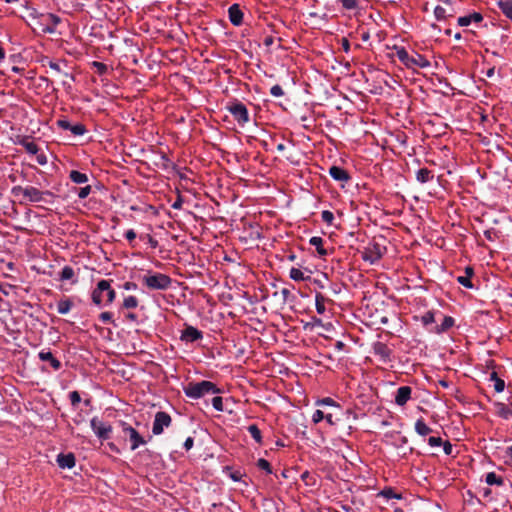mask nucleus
Here are the masks:
<instances>
[{
    "label": "nucleus",
    "mask_w": 512,
    "mask_h": 512,
    "mask_svg": "<svg viewBox=\"0 0 512 512\" xmlns=\"http://www.w3.org/2000/svg\"><path fill=\"white\" fill-rule=\"evenodd\" d=\"M103 293H106V304H111L116 297L115 290L111 287V280H100L92 292V301L100 306L103 302Z\"/></svg>",
    "instance_id": "5"
},
{
    "label": "nucleus",
    "mask_w": 512,
    "mask_h": 512,
    "mask_svg": "<svg viewBox=\"0 0 512 512\" xmlns=\"http://www.w3.org/2000/svg\"><path fill=\"white\" fill-rule=\"evenodd\" d=\"M57 126L63 130H69L71 123L66 118H62L57 120Z\"/></svg>",
    "instance_id": "53"
},
{
    "label": "nucleus",
    "mask_w": 512,
    "mask_h": 512,
    "mask_svg": "<svg viewBox=\"0 0 512 512\" xmlns=\"http://www.w3.org/2000/svg\"><path fill=\"white\" fill-rule=\"evenodd\" d=\"M184 394L191 399H199L207 394H220L222 390L213 382L203 380L200 382H190L183 388Z\"/></svg>",
    "instance_id": "2"
},
{
    "label": "nucleus",
    "mask_w": 512,
    "mask_h": 512,
    "mask_svg": "<svg viewBox=\"0 0 512 512\" xmlns=\"http://www.w3.org/2000/svg\"><path fill=\"white\" fill-rule=\"evenodd\" d=\"M99 319L104 322V323H107V322H110L112 323L114 326H117L116 323L114 322V320L112 319V313L111 312H102L100 315H99Z\"/></svg>",
    "instance_id": "47"
},
{
    "label": "nucleus",
    "mask_w": 512,
    "mask_h": 512,
    "mask_svg": "<svg viewBox=\"0 0 512 512\" xmlns=\"http://www.w3.org/2000/svg\"><path fill=\"white\" fill-rule=\"evenodd\" d=\"M20 144L25 148V150L30 154H37L39 152V147L33 141H29L28 139H22Z\"/></svg>",
    "instance_id": "33"
},
{
    "label": "nucleus",
    "mask_w": 512,
    "mask_h": 512,
    "mask_svg": "<svg viewBox=\"0 0 512 512\" xmlns=\"http://www.w3.org/2000/svg\"><path fill=\"white\" fill-rule=\"evenodd\" d=\"M385 250V247L376 242H373L365 247L364 251L362 252V259L365 262H369L370 264H375L383 257Z\"/></svg>",
    "instance_id": "6"
},
{
    "label": "nucleus",
    "mask_w": 512,
    "mask_h": 512,
    "mask_svg": "<svg viewBox=\"0 0 512 512\" xmlns=\"http://www.w3.org/2000/svg\"><path fill=\"white\" fill-rule=\"evenodd\" d=\"M74 277V270L71 266H64L60 272V280H70Z\"/></svg>",
    "instance_id": "38"
},
{
    "label": "nucleus",
    "mask_w": 512,
    "mask_h": 512,
    "mask_svg": "<svg viewBox=\"0 0 512 512\" xmlns=\"http://www.w3.org/2000/svg\"><path fill=\"white\" fill-rule=\"evenodd\" d=\"M321 219L326 224L332 225L334 220V214L329 210H324L321 213Z\"/></svg>",
    "instance_id": "42"
},
{
    "label": "nucleus",
    "mask_w": 512,
    "mask_h": 512,
    "mask_svg": "<svg viewBox=\"0 0 512 512\" xmlns=\"http://www.w3.org/2000/svg\"><path fill=\"white\" fill-rule=\"evenodd\" d=\"M434 15H435V18L439 21L446 19V17L448 16L446 9L443 8L442 6L435 7Z\"/></svg>",
    "instance_id": "41"
},
{
    "label": "nucleus",
    "mask_w": 512,
    "mask_h": 512,
    "mask_svg": "<svg viewBox=\"0 0 512 512\" xmlns=\"http://www.w3.org/2000/svg\"><path fill=\"white\" fill-rule=\"evenodd\" d=\"M435 322V314L432 312V311H428L426 312L423 316H422V323L425 325V326H428L432 323Z\"/></svg>",
    "instance_id": "44"
},
{
    "label": "nucleus",
    "mask_w": 512,
    "mask_h": 512,
    "mask_svg": "<svg viewBox=\"0 0 512 512\" xmlns=\"http://www.w3.org/2000/svg\"><path fill=\"white\" fill-rule=\"evenodd\" d=\"M326 420L328 424L335 425L337 422L341 420L340 417L337 416V413H325V410L317 409L312 416V421L314 423H319L322 420Z\"/></svg>",
    "instance_id": "13"
},
{
    "label": "nucleus",
    "mask_w": 512,
    "mask_h": 512,
    "mask_svg": "<svg viewBox=\"0 0 512 512\" xmlns=\"http://www.w3.org/2000/svg\"><path fill=\"white\" fill-rule=\"evenodd\" d=\"M504 482L503 478L501 476H498L496 473L494 472H489L487 475H486V483L488 485H502Z\"/></svg>",
    "instance_id": "35"
},
{
    "label": "nucleus",
    "mask_w": 512,
    "mask_h": 512,
    "mask_svg": "<svg viewBox=\"0 0 512 512\" xmlns=\"http://www.w3.org/2000/svg\"><path fill=\"white\" fill-rule=\"evenodd\" d=\"M56 462L58 466L62 469H71L75 466L76 460L73 453H67V454H59L57 456Z\"/></svg>",
    "instance_id": "18"
},
{
    "label": "nucleus",
    "mask_w": 512,
    "mask_h": 512,
    "mask_svg": "<svg viewBox=\"0 0 512 512\" xmlns=\"http://www.w3.org/2000/svg\"><path fill=\"white\" fill-rule=\"evenodd\" d=\"M473 274H474L473 268L471 266H467L465 268V275L458 276L456 280L462 286H464V287H466L468 289H473L474 285H473V283L471 281V277L473 276Z\"/></svg>",
    "instance_id": "21"
},
{
    "label": "nucleus",
    "mask_w": 512,
    "mask_h": 512,
    "mask_svg": "<svg viewBox=\"0 0 512 512\" xmlns=\"http://www.w3.org/2000/svg\"><path fill=\"white\" fill-rule=\"evenodd\" d=\"M342 7L347 10H352L358 7V0H338Z\"/></svg>",
    "instance_id": "43"
},
{
    "label": "nucleus",
    "mask_w": 512,
    "mask_h": 512,
    "mask_svg": "<svg viewBox=\"0 0 512 512\" xmlns=\"http://www.w3.org/2000/svg\"><path fill=\"white\" fill-rule=\"evenodd\" d=\"M12 193L16 196L22 195L25 200L33 203H52L49 198H54V194L51 191H41L34 186H15L12 189Z\"/></svg>",
    "instance_id": "3"
},
{
    "label": "nucleus",
    "mask_w": 512,
    "mask_h": 512,
    "mask_svg": "<svg viewBox=\"0 0 512 512\" xmlns=\"http://www.w3.org/2000/svg\"><path fill=\"white\" fill-rule=\"evenodd\" d=\"M441 446H443V451L446 455H452L453 446L449 441H443Z\"/></svg>",
    "instance_id": "54"
},
{
    "label": "nucleus",
    "mask_w": 512,
    "mask_h": 512,
    "mask_svg": "<svg viewBox=\"0 0 512 512\" xmlns=\"http://www.w3.org/2000/svg\"><path fill=\"white\" fill-rule=\"evenodd\" d=\"M374 354L379 356L383 362H387L390 359L391 350L385 343L377 342L373 346Z\"/></svg>",
    "instance_id": "19"
},
{
    "label": "nucleus",
    "mask_w": 512,
    "mask_h": 512,
    "mask_svg": "<svg viewBox=\"0 0 512 512\" xmlns=\"http://www.w3.org/2000/svg\"><path fill=\"white\" fill-rule=\"evenodd\" d=\"M393 50L394 55L407 69L416 71L418 68H428L430 66V61L416 51H412L410 54L402 46H394Z\"/></svg>",
    "instance_id": "1"
},
{
    "label": "nucleus",
    "mask_w": 512,
    "mask_h": 512,
    "mask_svg": "<svg viewBox=\"0 0 512 512\" xmlns=\"http://www.w3.org/2000/svg\"><path fill=\"white\" fill-rule=\"evenodd\" d=\"M289 276L294 281H303L305 279L303 272L300 269L294 267L291 268Z\"/></svg>",
    "instance_id": "39"
},
{
    "label": "nucleus",
    "mask_w": 512,
    "mask_h": 512,
    "mask_svg": "<svg viewBox=\"0 0 512 512\" xmlns=\"http://www.w3.org/2000/svg\"><path fill=\"white\" fill-rule=\"evenodd\" d=\"M496 235H497V232L495 229H488V230L484 231V236L489 241H493L495 239Z\"/></svg>",
    "instance_id": "56"
},
{
    "label": "nucleus",
    "mask_w": 512,
    "mask_h": 512,
    "mask_svg": "<svg viewBox=\"0 0 512 512\" xmlns=\"http://www.w3.org/2000/svg\"><path fill=\"white\" fill-rule=\"evenodd\" d=\"M69 178L72 182L76 184H83L88 181V176L85 173H82L77 170L70 171Z\"/></svg>",
    "instance_id": "28"
},
{
    "label": "nucleus",
    "mask_w": 512,
    "mask_h": 512,
    "mask_svg": "<svg viewBox=\"0 0 512 512\" xmlns=\"http://www.w3.org/2000/svg\"><path fill=\"white\" fill-rule=\"evenodd\" d=\"M125 238L129 241V242H132L135 238H136V233L133 229H129L128 231H126L125 233Z\"/></svg>",
    "instance_id": "60"
},
{
    "label": "nucleus",
    "mask_w": 512,
    "mask_h": 512,
    "mask_svg": "<svg viewBox=\"0 0 512 512\" xmlns=\"http://www.w3.org/2000/svg\"><path fill=\"white\" fill-rule=\"evenodd\" d=\"M384 496L387 497V498H397V499H400L401 496L399 494H396L393 490L389 489V490H385L383 492Z\"/></svg>",
    "instance_id": "59"
},
{
    "label": "nucleus",
    "mask_w": 512,
    "mask_h": 512,
    "mask_svg": "<svg viewBox=\"0 0 512 512\" xmlns=\"http://www.w3.org/2000/svg\"><path fill=\"white\" fill-rule=\"evenodd\" d=\"M73 306L72 301L69 298L62 299L57 304V312L59 314H67Z\"/></svg>",
    "instance_id": "30"
},
{
    "label": "nucleus",
    "mask_w": 512,
    "mask_h": 512,
    "mask_svg": "<svg viewBox=\"0 0 512 512\" xmlns=\"http://www.w3.org/2000/svg\"><path fill=\"white\" fill-rule=\"evenodd\" d=\"M37 155V162L40 164V165H45L47 163V157L41 153V154H36Z\"/></svg>",
    "instance_id": "64"
},
{
    "label": "nucleus",
    "mask_w": 512,
    "mask_h": 512,
    "mask_svg": "<svg viewBox=\"0 0 512 512\" xmlns=\"http://www.w3.org/2000/svg\"><path fill=\"white\" fill-rule=\"evenodd\" d=\"M279 293L281 294L284 303L294 299V296L288 288H282Z\"/></svg>",
    "instance_id": "46"
},
{
    "label": "nucleus",
    "mask_w": 512,
    "mask_h": 512,
    "mask_svg": "<svg viewBox=\"0 0 512 512\" xmlns=\"http://www.w3.org/2000/svg\"><path fill=\"white\" fill-rule=\"evenodd\" d=\"M482 20H483L482 14L479 12H474L470 15L459 17L457 22H458L459 26L464 27V26L470 25L472 22L479 23Z\"/></svg>",
    "instance_id": "22"
},
{
    "label": "nucleus",
    "mask_w": 512,
    "mask_h": 512,
    "mask_svg": "<svg viewBox=\"0 0 512 512\" xmlns=\"http://www.w3.org/2000/svg\"><path fill=\"white\" fill-rule=\"evenodd\" d=\"M497 5L501 12L512 21V0H499Z\"/></svg>",
    "instance_id": "25"
},
{
    "label": "nucleus",
    "mask_w": 512,
    "mask_h": 512,
    "mask_svg": "<svg viewBox=\"0 0 512 512\" xmlns=\"http://www.w3.org/2000/svg\"><path fill=\"white\" fill-rule=\"evenodd\" d=\"M90 425L94 433L98 438L102 440H108L111 437L112 427L104 424L98 417H93L90 421Z\"/></svg>",
    "instance_id": "9"
},
{
    "label": "nucleus",
    "mask_w": 512,
    "mask_h": 512,
    "mask_svg": "<svg viewBox=\"0 0 512 512\" xmlns=\"http://www.w3.org/2000/svg\"><path fill=\"white\" fill-rule=\"evenodd\" d=\"M412 388L410 386H401L397 389L395 403L398 406H404L411 398Z\"/></svg>",
    "instance_id": "14"
},
{
    "label": "nucleus",
    "mask_w": 512,
    "mask_h": 512,
    "mask_svg": "<svg viewBox=\"0 0 512 512\" xmlns=\"http://www.w3.org/2000/svg\"><path fill=\"white\" fill-rule=\"evenodd\" d=\"M247 430L250 433V435L252 436V438L258 444H262V434H261V431H260V429L258 428V426L256 424L249 425Z\"/></svg>",
    "instance_id": "34"
},
{
    "label": "nucleus",
    "mask_w": 512,
    "mask_h": 512,
    "mask_svg": "<svg viewBox=\"0 0 512 512\" xmlns=\"http://www.w3.org/2000/svg\"><path fill=\"white\" fill-rule=\"evenodd\" d=\"M326 300H327L326 297L324 295H322L321 293L316 294L315 306H316L317 313L323 314L326 311V308H325Z\"/></svg>",
    "instance_id": "32"
},
{
    "label": "nucleus",
    "mask_w": 512,
    "mask_h": 512,
    "mask_svg": "<svg viewBox=\"0 0 512 512\" xmlns=\"http://www.w3.org/2000/svg\"><path fill=\"white\" fill-rule=\"evenodd\" d=\"M212 405L214 407L215 410L219 411V412H222L224 411V407H223V398L221 396H215L213 399H212Z\"/></svg>",
    "instance_id": "45"
},
{
    "label": "nucleus",
    "mask_w": 512,
    "mask_h": 512,
    "mask_svg": "<svg viewBox=\"0 0 512 512\" xmlns=\"http://www.w3.org/2000/svg\"><path fill=\"white\" fill-rule=\"evenodd\" d=\"M226 108L239 125L244 126L247 122H249V113L247 107L242 102L235 101L229 104Z\"/></svg>",
    "instance_id": "7"
},
{
    "label": "nucleus",
    "mask_w": 512,
    "mask_h": 512,
    "mask_svg": "<svg viewBox=\"0 0 512 512\" xmlns=\"http://www.w3.org/2000/svg\"><path fill=\"white\" fill-rule=\"evenodd\" d=\"M454 318L451 316H444L443 321L440 326H436L434 332L442 333L450 329L454 325Z\"/></svg>",
    "instance_id": "27"
},
{
    "label": "nucleus",
    "mask_w": 512,
    "mask_h": 512,
    "mask_svg": "<svg viewBox=\"0 0 512 512\" xmlns=\"http://www.w3.org/2000/svg\"><path fill=\"white\" fill-rule=\"evenodd\" d=\"M138 306V299L135 296H128L124 299L122 307L125 309H134Z\"/></svg>",
    "instance_id": "37"
},
{
    "label": "nucleus",
    "mask_w": 512,
    "mask_h": 512,
    "mask_svg": "<svg viewBox=\"0 0 512 512\" xmlns=\"http://www.w3.org/2000/svg\"><path fill=\"white\" fill-rule=\"evenodd\" d=\"M202 338L203 333L191 325H186L180 336L181 341L187 343H192L201 340Z\"/></svg>",
    "instance_id": "12"
},
{
    "label": "nucleus",
    "mask_w": 512,
    "mask_h": 512,
    "mask_svg": "<svg viewBox=\"0 0 512 512\" xmlns=\"http://www.w3.org/2000/svg\"><path fill=\"white\" fill-rule=\"evenodd\" d=\"M270 93L274 97H281L284 95V91H283L282 87L278 84L271 87Z\"/></svg>",
    "instance_id": "49"
},
{
    "label": "nucleus",
    "mask_w": 512,
    "mask_h": 512,
    "mask_svg": "<svg viewBox=\"0 0 512 512\" xmlns=\"http://www.w3.org/2000/svg\"><path fill=\"white\" fill-rule=\"evenodd\" d=\"M494 407H495V413L499 417H501L505 420L512 418V404L509 406L502 402H495Z\"/></svg>",
    "instance_id": "20"
},
{
    "label": "nucleus",
    "mask_w": 512,
    "mask_h": 512,
    "mask_svg": "<svg viewBox=\"0 0 512 512\" xmlns=\"http://www.w3.org/2000/svg\"><path fill=\"white\" fill-rule=\"evenodd\" d=\"M316 405L319 406V407H328V408H332L333 410H336V411H341V407L339 404H337L332 398L330 397H326V398H323L321 400H318L316 402Z\"/></svg>",
    "instance_id": "29"
},
{
    "label": "nucleus",
    "mask_w": 512,
    "mask_h": 512,
    "mask_svg": "<svg viewBox=\"0 0 512 512\" xmlns=\"http://www.w3.org/2000/svg\"><path fill=\"white\" fill-rule=\"evenodd\" d=\"M194 445V439L192 437H188L184 442V448L188 451Z\"/></svg>",
    "instance_id": "61"
},
{
    "label": "nucleus",
    "mask_w": 512,
    "mask_h": 512,
    "mask_svg": "<svg viewBox=\"0 0 512 512\" xmlns=\"http://www.w3.org/2000/svg\"><path fill=\"white\" fill-rule=\"evenodd\" d=\"M172 423L171 416L164 412L159 411L155 414L152 432L154 435H160L163 433L164 427H169Z\"/></svg>",
    "instance_id": "8"
},
{
    "label": "nucleus",
    "mask_w": 512,
    "mask_h": 512,
    "mask_svg": "<svg viewBox=\"0 0 512 512\" xmlns=\"http://www.w3.org/2000/svg\"><path fill=\"white\" fill-rule=\"evenodd\" d=\"M257 466L260 469L266 471L267 474H272L273 473L272 467H271L270 463L267 460L263 459V458L258 459Z\"/></svg>",
    "instance_id": "40"
},
{
    "label": "nucleus",
    "mask_w": 512,
    "mask_h": 512,
    "mask_svg": "<svg viewBox=\"0 0 512 512\" xmlns=\"http://www.w3.org/2000/svg\"><path fill=\"white\" fill-rule=\"evenodd\" d=\"M48 66L57 73H62L59 63L49 60Z\"/></svg>",
    "instance_id": "58"
},
{
    "label": "nucleus",
    "mask_w": 512,
    "mask_h": 512,
    "mask_svg": "<svg viewBox=\"0 0 512 512\" xmlns=\"http://www.w3.org/2000/svg\"><path fill=\"white\" fill-rule=\"evenodd\" d=\"M38 357L41 361L49 362L55 371H58L62 367L61 362L54 357L50 350H41L38 354Z\"/></svg>",
    "instance_id": "16"
},
{
    "label": "nucleus",
    "mask_w": 512,
    "mask_h": 512,
    "mask_svg": "<svg viewBox=\"0 0 512 512\" xmlns=\"http://www.w3.org/2000/svg\"><path fill=\"white\" fill-rule=\"evenodd\" d=\"M314 327H322V328H325L326 330H328L329 328L332 327V325H331V323H328V324L323 323V321L320 318L312 317L311 322L306 323L304 325V329H308V328L313 329Z\"/></svg>",
    "instance_id": "31"
},
{
    "label": "nucleus",
    "mask_w": 512,
    "mask_h": 512,
    "mask_svg": "<svg viewBox=\"0 0 512 512\" xmlns=\"http://www.w3.org/2000/svg\"><path fill=\"white\" fill-rule=\"evenodd\" d=\"M228 15L230 22L235 25L239 26L243 22V12L240 9V6L238 4H233L228 9Z\"/></svg>",
    "instance_id": "17"
},
{
    "label": "nucleus",
    "mask_w": 512,
    "mask_h": 512,
    "mask_svg": "<svg viewBox=\"0 0 512 512\" xmlns=\"http://www.w3.org/2000/svg\"><path fill=\"white\" fill-rule=\"evenodd\" d=\"M121 427L123 432L129 436L131 441V450L137 449L140 445L146 443L144 438L130 425L126 422H121Z\"/></svg>",
    "instance_id": "10"
},
{
    "label": "nucleus",
    "mask_w": 512,
    "mask_h": 512,
    "mask_svg": "<svg viewBox=\"0 0 512 512\" xmlns=\"http://www.w3.org/2000/svg\"><path fill=\"white\" fill-rule=\"evenodd\" d=\"M301 480L304 481L307 485L314 484V477L308 471H305L301 474Z\"/></svg>",
    "instance_id": "52"
},
{
    "label": "nucleus",
    "mask_w": 512,
    "mask_h": 512,
    "mask_svg": "<svg viewBox=\"0 0 512 512\" xmlns=\"http://www.w3.org/2000/svg\"><path fill=\"white\" fill-rule=\"evenodd\" d=\"M443 443V440L441 437H435V436H431L428 438V444L431 446V447H440Z\"/></svg>",
    "instance_id": "51"
},
{
    "label": "nucleus",
    "mask_w": 512,
    "mask_h": 512,
    "mask_svg": "<svg viewBox=\"0 0 512 512\" xmlns=\"http://www.w3.org/2000/svg\"><path fill=\"white\" fill-rule=\"evenodd\" d=\"M142 282L150 290H167L172 284V279L166 274L149 271L142 276Z\"/></svg>",
    "instance_id": "4"
},
{
    "label": "nucleus",
    "mask_w": 512,
    "mask_h": 512,
    "mask_svg": "<svg viewBox=\"0 0 512 512\" xmlns=\"http://www.w3.org/2000/svg\"><path fill=\"white\" fill-rule=\"evenodd\" d=\"M69 131L75 136H82L87 132L85 125L82 123L71 124Z\"/></svg>",
    "instance_id": "36"
},
{
    "label": "nucleus",
    "mask_w": 512,
    "mask_h": 512,
    "mask_svg": "<svg viewBox=\"0 0 512 512\" xmlns=\"http://www.w3.org/2000/svg\"><path fill=\"white\" fill-rule=\"evenodd\" d=\"M69 399L73 406H77L81 402V397L78 391L70 392Z\"/></svg>",
    "instance_id": "48"
},
{
    "label": "nucleus",
    "mask_w": 512,
    "mask_h": 512,
    "mask_svg": "<svg viewBox=\"0 0 512 512\" xmlns=\"http://www.w3.org/2000/svg\"><path fill=\"white\" fill-rule=\"evenodd\" d=\"M504 388H505V382H504V380H502V379H500V378H499V379H497V380L495 381V384H494V389H495V391H496L497 393H500V392H502V391L504 390Z\"/></svg>",
    "instance_id": "55"
},
{
    "label": "nucleus",
    "mask_w": 512,
    "mask_h": 512,
    "mask_svg": "<svg viewBox=\"0 0 512 512\" xmlns=\"http://www.w3.org/2000/svg\"><path fill=\"white\" fill-rule=\"evenodd\" d=\"M434 175L428 168H421L416 172V179L420 183H427L433 179Z\"/></svg>",
    "instance_id": "24"
},
{
    "label": "nucleus",
    "mask_w": 512,
    "mask_h": 512,
    "mask_svg": "<svg viewBox=\"0 0 512 512\" xmlns=\"http://www.w3.org/2000/svg\"><path fill=\"white\" fill-rule=\"evenodd\" d=\"M123 288H124L125 290H136V289H137V284H136V283H134V282H130V281H128V282H125V283L123 284Z\"/></svg>",
    "instance_id": "63"
},
{
    "label": "nucleus",
    "mask_w": 512,
    "mask_h": 512,
    "mask_svg": "<svg viewBox=\"0 0 512 512\" xmlns=\"http://www.w3.org/2000/svg\"><path fill=\"white\" fill-rule=\"evenodd\" d=\"M93 65L97 68L99 74H104L107 71V66L102 62H93Z\"/></svg>",
    "instance_id": "57"
},
{
    "label": "nucleus",
    "mask_w": 512,
    "mask_h": 512,
    "mask_svg": "<svg viewBox=\"0 0 512 512\" xmlns=\"http://www.w3.org/2000/svg\"><path fill=\"white\" fill-rule=\"evenodd\" d=\"M42 32L53 34L56 31V26L61 23V18L55 14L48 13L41 15Z\"/></svg>",
    "instance_id": "11"
},
{
    "label": "nucleus",
    "mask_w": 512,
    "mask_h": 512,
    "mask_svg": "<svg viewBox=\"0 0 512 512\" xmlns=\"http://www.w3.org/2000/svg\"><path fill=\"white\" fill-rule=\"evenodd\" d=\"M341 45L346 53L350 51V42L347 38H342Z\"/></svg>",
    "instance_id": "62"
},
{
    "label": "nucleus",
    "mask_w": 512,
    "mask_h": 512,
    "mask_svg": "<svg viewBox=\"0 0 512 512\" xmlns=\"http://www.w3.org/2000/svg\"><path fill=\"white\" fill-rule=\"evenodd\" d=\"M329 175L336 181H339V182H348L350 181L351 179V176L350 174L348 173L347 170L339 167V166H331L329 168Z\"/></svg>",
    "instance_id": "15"
},
{
    "label": "nucleus",
    "mask_w": 512,
    "mask_h": 512,
    "mask_svg": "<svg viewBox=\"0 0 512 512\" xmlns=\"http://www.w3.org/2000/svg\"><path fill=\"white\" fill-rule=\"evenodd\" d=\"M91 186L87 185L85 187H82L78 190V197L80 199H85L88 197V195L91 193Z\"/></svg>",
    "instance_id": "50"
},
{
    "label": "nucleus",
    "mask_w": 512,
    "mask_h": 512,
    "mask_svg": "<svg viewBox=\"0 0 512 512\" xmlns=\"http://www.w3.org/2000/svg\"><path fill=\"white\" fill-rule=\"evenodd\" d=\"M415 431L421 436H426L432 432V429L424 422L423 418H420L415 422Z\"/></svg>",
    "instance_id": "26"
},
{
    "label": "nucleus",
    "mask_w": 512,
    "mask_h": 512,
    "mask_svg": "<svg viewBox=\"0 0 512 512\" xmlns=\"http://www.w3.org/2000/svg\"><path fill=\"white\" fill-rule=\"evenodd\" d=\"M310 245L314 246L321 257L328 255V250L324 248V240L322 237L313 236L309 240Z\"/></svg>",
    "instance_id": "23"
}]
</instances>
